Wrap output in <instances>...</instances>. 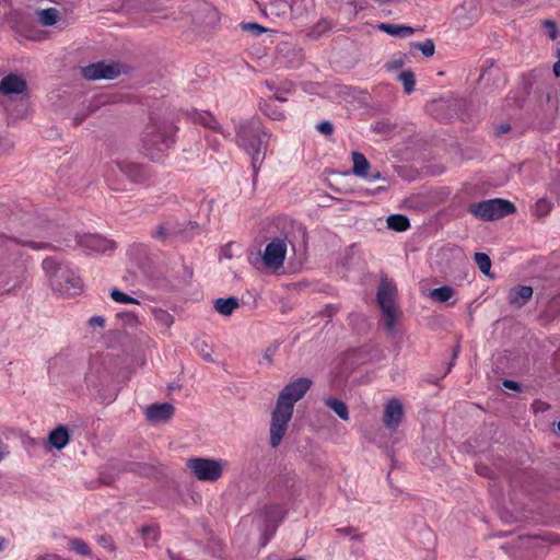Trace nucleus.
<instances>
[{"mask_svg": "<svg viewBox=\"0 0 560 560\" xmlns=\"http://www.w3.org/2000/svg\"><path fill=\"white\" fill-rule=\"evenodd\" d=\"M269 139L270 135L257 120L244 121L236 127V143L252 156L254 170L264 161Z\"/></svg>", "mask_w": 560, "mask_h": 560, "instance_id": "f257e3e1", "label": "nucleus"}, {"mask_svg": "<svg viewBox=\"0 0 560 560\" xmlns=\"http://www.w3.org/2000/svg\"><path fill=\"white\" fill-rule=\"evenodd\" d=\"M176 127L172 122H152L144 129L142 151L153 161L162 160L175 142Z\"/></svg>", "mask_w": 560, "mask_h": 560, "instance_id": "f03ea898", "label": "nucleus"}, {"mask_svg": "<svg viewBox=\"0 0 560 560\" xmlns=\"http://www.w3.org/2000/svg\"><path fill=\"white\" fill-rule=\"evenodd\" d=\"M43 268L52 290L65 295H75L80 292L81 279L69 265L47 258L43 261Z\"/></svg>", "mask_w": 560, "mask_h": 560, "instance_id": "7ed1b4c3", "label": "nucleus"}, {"mask_svg": "<svg viewBox=\"0 0 560 560\" xmlns=\"http://www.w3.org/2000/svg\"><path fill=\"white\" fill-rule=\"evenodd\" d=\"M186 465L198 480L214 482L222 477L229 463L224 459L192 457L187 459Z\"/></svg>", "mask_w": 560, "mask_h": 560, "instance_id": "20e7f679", "label": "nucleus"}, {"mask_svg": "<svg viewBox=\"0 0 560 560\" xmlns=\"http://www.w3.org/2000/svg\"><path fill=\"white\" fill-rule=\"evenodd\" d=\"M468 210L479 220L492 221L513 213L515 206L509 200L495 198L472 203Z\"/></svg>", "mask_w": 560, "mask_h": 560, "instance_id": "39448f33", "label": "nucleus"}, {"mask_svg": "<svg viewBox=\"0 0 560 560\" xmlns=\"http://www.w3.org/2000/svg\"><path fill=\"white\" fill-rule=\"evenodd\" d=\"M396 288L394 283L387 279L381 281L377 291V302L384 314V323L387 329L392 330L396 320V305H395Z\"/></svg>", "mask_w": 560, "mask_h": 560, "instance_id": "423d86ee", "label": "nucleus"}, {"mask_svg": "<svg viewBox=\"0 0 560 560\" xmlns=\"http://www.w3.org/2000/svg\"><path fill=\"white\" fill-rule=\"evenodd\" d=\"M117 172L132 183H142L145 179V172L142 166L131 162L118 161L106 174V180L113 189H119L116 187L119 184Z\"/></svg>", "mask_w": 560, "mask_h": 560, "instance_id": "0eeeda50", "label": "nucleus"}, {"mask_svg": "<svg viewBox=\"0 0 560 560\" xmlns=\"http://www.w3.org/2000/svg\"><path fill=\"white\" fill-rule=\"evenodd\" d=\"M311 385V380L306 377H301L289 383L279 393L276 405L293 411L295 402H298L306 394Z\"/></svg>", "mask_w": 560, "mask_h": 560, "instance_id": "6e6552de", "label": "nucleus"}, {"mask_svg": "<svg viewBox=\"0 0 560 560\" xmlns=\"http://www.w3.org/2000/svg\"><path fill=\"white\" fill-rule=\"evenodd\" d=\"M293 411L276 405L271 412L270 421V445L276 448L281 443L287 433L289 423L292 419Z\"/></svg>", "mask_w": 560, "mask_h": 560, "instance_id": "1a4fd4ad", "label": "nucleus"}, {"mask_svg": "<svg viewBox=\"0 0 560 560\" xmlns=\"http://www.w3.org/2000/svg\"><path fill=\"white\" fill-rule=\"evenodd\" d=\"M285 255V241L280 237H276L265 247V250L261 254V262L266 269L275 271L283 266Z\"/></svg>", "mask_w": 560, "mask_h": 560, "instance_id": "9d476101", "label": "nucleus"}, {"mask_svg": "<svg viewBox=\"0 0 560 560\" xmlns=\"http://www.w3.org/2000/svg\"><path fill=\"white\" fill-rule=\"evenodd\" d=\"M77 244L91 253H107L116 248L114 241L98 234H82L77 237Z\"/></svg>", "mask_w": 560, "mask_h": 560, "instance_id": "9b49d317", "label": "nucleus"}, {"mask_svg": "<svg viewBox=\"0 0 560 560\" xmlns=\"http://www.w3.org/2000/svg\"><path fill=\"white\" fill-rule=\"evenodd\" d=\"M119 73L120 68L116 63L96 62L83 69V75L89 80H110L116 78Z\"/></svg>", "mask_w": 560, "mask_h": 560, "instance_id": "f8f14e48", "label": "nucleus"}, {"mask_svg": "<svg viewBox=\"0 0 560 560\" xmlns=\"http://www.w3.org/2000/svg\"><path fill=\"white\" fill-rule=\"evenodd\" d=\"M404 419V407L399 399H389L384 408V425L392 431H396Z\"/></svg>", "mask_w": 560, "mask_h": 560, "instance_id": "ddd939ff", "label": "nucleus"}, {"mask_svg": "<svg viewBox=\"0 0 560 560\" xmlns=\"http://www.w3.org/2000/svg\"><path fill=\"white\" fill-rule=\"evenodd\" d=\"M26 90L27 84L25 79L15 73L5 75L0 82V93L10 98L15 95L25 94Z\"/></svg>", "mask_w": 560, "mask_h": 560, "instance_id": "4468645a", "label": "nucleus"}, {"mask_svg": "<svg viewBox=\"0 0 560 560\" xmlns=\"http://www.w3.org/2000/svg\"><path fill=\"white\" fill-rule=\"evenodd\" d=\"M533 296V288L529 285H516L509 291L508 302L516 308L523 307Z\"/></svg>", "mask_w": 560, "mask_h": 560, "instance_id": "2eb2a0df", "label": "nucleus"}, {"mask_svg": "<svg viewBox=\"0 0 560 560\" xmlns=\"http://www.w3.org/2000/svg\"><path fill=\"white\" fill-rule=\"evenodd\" d=\"M173 413L174 407L167 402L151 405L145 410L147 418L155 423L168 420Z\"/></svg>", "mask_w": 560, "mask_h": 560, "instance_id": "dca6fc26", "label": "nucleus"}, {"mask_svg": "<svg viewBox=\"0 0 560 560\" xmlns=\"http://www.w3.org/2000/svg\"><path fill=\"white\" fill-rule=\"evenodd\" d=\"M69 442L70 434L68 428L65 425H59L49 433L47 440V448H56L60 451L65 448Z\"/></svg>", "mask_w": 560, "mask_h": 560, "instance_id": "f3484780", "label": "nucleus"}, {"mask_svg": "<svg viewBox=\"0 0 560 560\" xmlns=\"http://www.w3.org/2000/svg\"><path fill=\"white\" fill-rule=\"evenodd\" d=\"M291 10V5L285 0H273L264 8V13L270 18H285Z\"/></svg>", "mask_w": 560, "mask_h": 560, "instance_id": "a211bd4d", "label": "nucleus"}, {"mask_svg": "<svg viewBox=\"0 0 560 560\" xmlns=\"http://www.w3.org/2000/svg\"><path fill=\"white\" fill-rule=\"evenodd\" d=\"M195 121L196 122H199L201 124L202 126L207 127V128H210L212 129L213 131L220 133L223 136V138H226L230 136L229 132H225L221 126L219 125V122L217 121V119L214 118V116L208 112H199V113H196L195 117H194Z\"/></svg>", "mask_w": 560, "mask_h": 560, "instance_id": "6ab92c4d", "label": "nucleus"}, {"mask_svg": "<svg viewBox=\"0 0 560 560\" xmlns=\"http://www.w3.org/2000/svg\"><path fill=\"white\" fill-rule=\"evenodd\" d=\"M378 28L388 35L396 37H409L415 33V30L410 26L397 25L390 23H381Z\"/></svg>", "mask_w": 560, "mask_h": 560, "instance_id": "aec40b11", "label": "nucleus"}, {"mask_svg": "<svg viewBox=\"0 0 560 560\" xmlns=\"http://www.w3.org/2000/svg\"><path fill=\"white\" fill-rule=\"evenodd\" d=\"M238 305V300L236 298L217 299L214 301L215 311L224 316H230Z\"/></svg>", "mask_w": 560, "mask_h": 560, "instance_id": "412c9836", "label": "nucleus"}, {"mask_svg": "<svg viewBox=\"0 0 560 560\" xmlns=\"http://www.w3.org/2000/svg\"><path fill=\"white\" fill-rule=\"evenodd\" d=\"M353 173L360 177H368V170L370 163L366 158L360 152L352 153Z\"/></svg>", "mask_w": 560, "mask_h": 560, "instance_id": "4be33fe9", "label": "nucleus"}, {"mask_svg": "<svg viewBox=\"0 0 560 560\" xmlns=\"http://www.w3.org/2000/svg\"><path fill=\"white\" fill-rule=\"evenodd\" d=\"M454 293H455V291L452 287L443 285V287L430 290L428 296L435 302L443 303V302H447L454 295Z\"/></svg>", "mask_w": 560, "mask_h": 560, "instance_id": "5701e85b", "label": "nucleus"}, {"mask_svg": "<svg viewBox=\"0 0 560 560\" xmlns=\"http://www.w3.org/2000/svg\"><path fill=\"white\" fill-rule=\"evenodd\" d=\"M387 226L394 231L402 232L409 228V220L402 214H392L387 218Z\"/></svg>", "mask_w": 560, "mask_h": 560, "instance_id": "b1692460", "label": "nucleus"}, {"mask_svg": "<svg viewBox=\"0 0 560 560\" xmlns=\"http://www.w3.org/2000/svg\"><path fill=\"white\" fill-rule=\"evenodd\" d=\"M326 405L331 409L334 410L338 417L342 420H348L349 419V410H348V407L347 405L337 399V398H327L325 400Z\"/></svg>", "mask_w": 560, "mask_h": 560, "instance_id": "393cba45", "label": "nucleus"}, {"mask_svg": "<svg viewBox=\"0 0 560 560\" xmlns=\"http://www.w3.org/2000/svg\"><path fill=\"white\" fill-rule=\"evenodd\" d=\"M37 14L39 22L45 26H51L56 24L59 19V12L55 8L40 10Z\"/></svg>", "mask_w": 560, "mask_h": 560, "instance_id": "a878e982", "label": "nucleus"}, {"mask_svg": "<svg viewBox=\"0 0 560 560\" xmlns=\"http://www.w3.org/2000/svg\"><path fill=\"white\" fill-rule=\"evenodd\" d=\"M153 317L156 323L165 328H170L174 323V317L171 313L162 308L153 310Z\"/></svg>", "mask_w": 560, "mask_h": 560, "instance_id": "bb28decb", "label": "nucleus"}, {"mask_svg": "<svg viewBox=\"0 0 560 560\" xmlns=\"http://www.w3.org/2000/svg\"><path fill=\"white\" fill-rule=\"evenodd\" d=\"M69 549L81 556H91V549L89 545L80 538L70 539Z\"/></svg>", "mask_w": 560, "mask_h": 560, "instance_id": "cd10ccee", "label": "nucleus"}, {"mask_svg": "<svg viewBox=\"0 0 560 560\" xmlns=\"http://www.w3.org/2000/svg\"><path fill=\"white\" fill-rule=\"evenodd\" d=\"M399 81L402 83L405 92L407 94L411 93L415 88V74L411 71H402L399 77Z\"/></svg>", "mask_w": 560, "mask_h": 560, "instance_id": "c85d7f7f", "label": "nucleus"}, {"mask_svg": "<svg viewBox=\"0 0 560 560\" xmlns=\"http://www.w3.org/2000/svg\"><path fill=\"white\" fill-rule=\"evenodd\" d=\"M475 261L482 273L489 275L491 268V260L487 254L476 253Z\"/></svg>", "mask_w": 560, "mask_h": 560, "instance_id": "c756f323", "label": "nucleus"}, {"mask_svg": "<svg viewBox=\"0 0 560 560\" xmlns=\"http://www.w3.org/2000/svg\"><path fill=\"white\" fill-rule=\"evenodd\" d=\"M140 533L148 541H156L159 539V529L154 525L143 526L140 528Z\"/></svg>", "mask_w": 560, "mask_h": 560, "instance_id": "7c9ffc66", "label": "nucleus"}, {"mask_svg": "<svg viewBox=\"0 0 560 560\" xmlns=\"http://www.w3.org/2000/svg\"><path fill=\"white\" fill-rule=\"evenodd\" d=\"M110 296L115 302L122 303V304H131V303H138V301L128 294L119 291V290H112Z\"/></svg>", "mask_w": 560, "mask_h": 560, "instance_id": "2f4dec72", "label": "nucleus"}, {"mask_svg": "<svg viewBox=\"0 0 560 560\" xmlns=\"http://www.w3.org/2000/svg\"><path fill=\"white\" fill-rule=\"evenodd\" d=\"M261 110L271 119L280 120L283 117V114L273 108V105L270 103H264L260 105Z\"/></svg>", "mask_w": 560, "mask_h": 560, "instance_id": "473e14b6", "label": "nucleus"}, {"mask_svg": "<svg viewBox=\"0 0 560 560\" xmlns=\"http://www.w3.org/2000/svg\"><path fill=\"white\" fill-rule=\"evenodd\" d=\"M96 541L105 549H107L110 552H114L116 550V546L108 535H100L96 537Z\"/></svg>", "mask_w": 560, "mask_h": 560, "instance_id": "72a5a7b5", "label": "nucleus"}, {"mask_svg": "<svg viewBox=\"0 0 560 560\" xmlns=\"http://www.w3.org/2000/svg\"><path fill=\"white\" fill-rule=\"evenodd\" d=\"M197 349L199 351V353L202 355V358L208 361V362H212L213 359L211 357V347L206 342V341H199L197 343Z\"/></svg>", "mask_w": 560, "mask_h": 560, "instance_id": "f704fd0d", "label": "nucleus"}, {"mask_svg": "<svg viewBox=\"0 0 560 560\" xmlns=\"http://www.w3.org/2000/svg\"><path fill=\"white\" fill-rule=\"evenodd\" d=\"M418 48L427 57H430L434 54V44L431 39H427L423 43L418 44Z\"/></svg>", "mask_w": 560, "mask_h": 560, "instance_id": "c9c22d12", "label": "nucleus"}, {"mask_svg": "<svg viewBox=\"0 0 560 560\" xmlns=\"http://www.w3.org/2000/svg\"><path fill=\"white\" fill-rule=\"evenodd\" d=\"M277 351H278V345H272V346L268 347L262 354V361H265L266 363H271Z\"/></svg>", "mask_w": 560, "mask_h": 560, "instance_id": "e433bc0d", "label": "nucleus"}, {"mask_svg": "<svg viewBox=\"0 0 560 560\" xmlns=\"http://www.w3.org/2000/svg\"><path fill=\"white\" fill-rule=\"evenodd\" d=\"M243 28L245 31H249V32L254 33L255 35H259L265 32V28L257 23H247L243 26Z\"/></svg>", "mask_w": 560, "mask_h": 560, "instance_id": "4c0bfd02", "label": "nucleus"}, {"mask_svg": "<svg viewBox=\"0 0 560 560\" xmlns=\"http://www.w3.org/2000/svg\"><path fill=\"white\" fill-rule=\"evenodd\" d=\"M544 25H545V27H546V28H547V31H548L549 37H550L551 39H556V38H557V35H558V32H557V25H556V23H555V22H552V21H549V20H548V21H546V22L544 23Z\"/></svg>", "mask_w": 560, "mask_h": 560, "instance_id": "58836bf2", "label": "nucleus"}, {"mask_svg": "<svg viewBox=\"0 0 560 560\" xmlns=\"http://www.w3.org/2000/svg\"><path fill=\"white\" fill-rule=\"evenodd\" d=\"M337 533L340 536H350L351 538H359V535L355 534V530L352 527H341V528H338Z\"/></svg>", "mask_w": 560, "mask_h": 560, "instance_id": "ea45409f", "label": "nucleus"}, {"mask_svg": "<svg viewBox=\"0 0 560 560\" xmlns=\"http://www.w3.org/2000/svg\"><path fill=\"white\" fill-rule=\"evenodd\" d=\"M318 131L324 135H330L332 132V126L328 121H323L317 126Z\"/></svg>", "mask_w": 560, "mask_h": 560, "instance_id": "a19ab883", "label": "nucleus"}, {"mask_svg": "<svg viewBox=\"0 0 560 560\" xmlns=\"http://www.w3.org/2000/svg\"><path fill=\"white\" fill-rule=\"evenodd\" d=\"M503 386L508 389H513V390H520V388H521V386L517 382H514L511 380H505L503 382Z\"/></svg>", "mask_w": 560, "mask_h": 560, "instance_id": "79ce46f5", "label": "nucleus"}, {"mask_svg": "<svg viewBox=\"0 0 560 560\" xmlns=\"http://www.w3.org/2000/svg\"><path fill=\"white\" fill-rule=\"evenodd\" d=\"M105 323V319L101 316H94L90 318V325L91 326H100L103 327Z\"/></svg>", "mask_w": 560, "mask_h": 560, "instance_id": "37998d69", "label": "nucleus"}, {"mask_svg": "<svg viewBox=\"0 0 560 560\" xmlns=\"http://www.w3.org/2000/svg\"><path fill=\"white\" fill-rule=\"evenodd\" d=\"M273 96L277 101H280V102L287 101L285 93L281 89H276Z\"/></svg>", "mask_w": 560, "mask_h": 560, "instance_id": "c03bdc74", "label": "nucleus"}, {"mask_svg": "<svg viewBox=\"0 0 560 560\" xmlns=\"http://www.w3.org/2000/svg\"><path fill=\"white\" fill-rule=\"evenodd\" d=\"M294 89V85L292 82H285L283 84V86L281 88V90L285 93V94H290Z\"/></svg>", "mask_w": 560, "mask_h": 560, "instance_id": "a18cd8bd", "label": "nucleus"}, {"mask_svg": "<svg viewBox=\"0 0 560 560\" xmlns=\"http://www.w3.org/2000/svg\"><path fill=\"white\" fill-rule=\"evenodd\" d=\"M537 207V211H540V210H546L548 211V208H549V203L546 201V200H539L536 205Z\"/></svg>", "mask_w": 560, "mask_h": 560, "instance_id": "49530a36", "label": "nucleus"}, {"mask_svg": "<svg viewBox=\"0 0 560 560\" xmlns=\"http://www.w3.org/2000/svg\"><path fill=\"white\" fill-rule=\"evenodd\" d=\"M62 361L61 357H56L49 362V371L55 369Z\"/></svg>", "mask_w": 560, "mask_h": 560, "instance_id": "de8ad7c7", "label": "nucleus"}, {"mask_svg": "<svg viewBox=\"0 0 560 560\" xmlns=\"http://www.w3.org/2000/svg\"><path fill=\"white\" fill-rule=\"evenodd\" d=\"M559 60L553 65V72L557 77H560V50L558 51Z\"/></svg>", "mask_w": 560, "mask_h": 560, "instance_id": "09e8293b", "label": "nucleus"}, {"mask_svg": "<svg viewBox=\"0 0 560 560\" xmlns=\"http://www.w3.org/2000/svg\"><path fill=\"white\" fill-rule=\"evenodd\" d=\"M39 560H61V559L56 555H46V556L39 558Z\"/></svg>", "mask_w": 560, "mask_h": 560, "instance_id": "8fccbe9b", "label": "nucleus"}, {"mask_svg": "<svg viewBox=\"0 0 560 560\" xmlns=\"http://www.w3.org/2000/svg\"><path fill=\"white\" fill-rule=\"evenodd\" d=\"M509 130H510V126L509 125H501V126H499L498 132L499 133H505Z\"/></svg>", "mask_w": 560, "mask_h": 560, "instance_id": "3c124183", "label": "nucleus"}, {"mask_svg": "<svg viewBox=\"0 0 560 560\" xmlns=\"http://www.w3.org/2000/svg\"><path fill=\"white\" fill-rule=\"evenodd\" d=\"M7 245H8V248H10V249L18 246L16 242L12 241V240H8Z\"/></svg>", "mask_w": 560, "mask_h": 560, "instance_id": "603ef678", "label": "nucleus"}, {"mask_svg": "<svg viewBox=\"0 0 560 560\" xmlns=\"http://www.w3.org/2000/svg\"><path fill=\"white\" fill-rule=\"evenodd\" d=\"M28 244H30V246H32V247H33V248H35V249H40V248H43V247H44L43 245H36V244H35V243H33V242H31V243H28Z\"/></svg>", "mask_w": 560, "mask_h": 560, "instance_id": "864d4df0", "label": "nucleus"}, {"mask_svg": "<svg viewBox=\"0 0 560 560\" xmlns=\"http://www.w3.org/2000/svg\"><path fill=\"white\" fill-rule=\"evenodd\" d=\"M373 1L378 3V4H385L387 2H390L392 0H373Z\"/></svg>", "mask_w": 560, "mask_h": 560, "instance_id": "5fc2aeb1", "label": "nucleus"}, {"mask_svg": "<svg viewBox=\"0 0 560 560\" xmlns=\"http://www.w3.org/2000/svg\"><path fill=\"white\" fill-rule=\"evenodd\" d=\"M222 256H224L226 258H231V255L229 254L228 249L223 250Z\"/></svg>", "mask_w": 560, "mask_h": 560, "instance_id": "6e6d98bb", "label": "nucleus"}, {"mask_svg": "<svg viewBox=\"0 0 560 560\" xmlns=\"http://www.w3.org/2000/svg\"><path fill=\"white\" fill-rule=\"evenodd\" d=\"M387 67H388V69H392V68H394V67H398V65H397V63H394V65H393V63H389Z\"/></svg>", "mask_w": 560, "mask_h": 560, "instance_id": "4d7b16f0", "label": "nucleus"}, {"mask_svg": "<svg viewBox=\"0 0 560 560\" xmlns=\"http://www.w3.org/2000/svg\"><path fill=\"white\" fill-rule=\"evenodd\" d=\"M557 431L560 433V421L557 423Z\"/></svg>", "mask_w": 560, "mask_h": 560, "instance_id": "13d9d810", "label": "nucleus"}, {"mask_svg": "<svg viewBox=\"0 0 560 560\" xmlns=\"http://www.w3.org/2000/svg\"><path fill=\"white\" fill-rule=\"evenodd\" d=\"M2 549V544L0 542V550Z\"/></svg>", "mask_w": 560, "mask_h": 560, "instance_id": "bf43d9fd", "label": "nucleus"}]
</instances>
